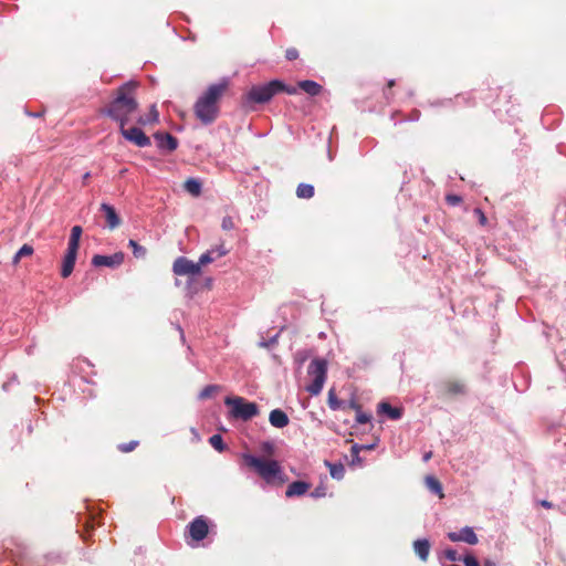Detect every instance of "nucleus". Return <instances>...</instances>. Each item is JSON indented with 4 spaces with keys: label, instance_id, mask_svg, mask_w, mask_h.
Wrapping results in <instances>:
<instances>
[{
    "label": "nucleus",
    "instance_id": "1",
    "mask_svg": "<svg viewBox=\"0 0 566 566\" xmlns=\"http://www.w3.org/2000/svg\"><path fill=\"white\" fill-rule=\"evenodd\" d=\"M139 86L137 81H128L120 85L113 93V99L101 109V113L114 122L118 123L119 128L129 122L136 120L139 104L136 98V92Z\"/></svg>",
    "mask_w": 566,
    "mask_h": 566
},
{
    "label": "nucleus",
    "instance_id": "2",
    "mask_svg": "<svg viewBox=\"0 0 566 566\" xmlns=\"http://www.w3.org/2000/svg\"><path fill=\"white\" fill-rule=\"evenodd\" d=\"M229 87V82L222 80L219 83L211 84L205 93L197 99L193 106V113L198 120L203 125L212 124L219 116V103Z\"/></svg>",
    "mask_w": 566,
    "mask_h": 566
},
{
    "label": "nucleus",
    "instance_id": "3",
    "mask_svg": "<svg viewBox=\"0 0 566 566\" xmlns=\"http://www.w3.org/2000/svg\"><path fill=\"white\" fill-rule=\"evenodd\" d=\"M282 92L289 95H295L297 88L286 85L281 80H272L269 83L252 86L247 93L245 99L249 103L265 104L270 102L273 96Z\"/></svg>",
    "mask_w": 566,
    "mask_h": 566
},
{
    "label": "nucleus",
    "instance_id": "4",
    "mask_svg": "<svg viewBox=\"0 0 566 566\" xmlns=\"http://www.w3.org/2000/svg\"><path fill=\"white\" fill-rule=\"evenodd\" d=\"M242 459L249 468L253 469L268 483L273 482L282 473L280 463L276 460L256 458L244 453Z\"/></svg>",
    "mask_w": 566,
    "mask_h": 566
},
{
    "label": "nucleus",
    "instance_id": "5",
    "mask_svg": "<svg viewBox=\"0 0 566 566\" xmlns=\"http://www.w3.org/2000/svg\"><path fill=\"white\" fill-rule=\"evenodd\" d=\"M224 403L231 407L230 415L235 419L248 421L259 413L258 405L242 397H227Z\"/></svg>",
    "mask_w": 566,
    "mask_h": 566
},
{
    "label": "nucleus",
    "instance_id": "6",
    "mask_svg": "<svg viewBox=\"0 0 566 566\" xmlns=\"http://www.w3.org/2000/svg\"><path fill=\"white\" fill-rule=\"evenodd\" d=\"M308 376L312 378L306 386V390L313 395H318L324 386L327 376V363L325 359L315 358L308 365Z\"/></svg>",
    "mask_w": 566,
    "mask_h": 566
},
{
    "label": "nucleus",
    "instance_id": "7",
    "mask_svg": "<svg viewBox=\"0 0 566 566\" xmlns=\"http://www.w3.org/2000/svg\"><path fill=\"white\" fill-rule=\"evenodd\" d=\"M187 530L192 541L200 542L209 533V521L206 516H197L188 524Z\"/></svg>",
    "mask_w": 566,
    "mask_h": 566
},
{
    "label": "nucleus",
    "instance_id": "8",
    "mask_svg": "<svg viewBox=\"0 0 566 566\" xmlns=\"http://www.w3.org/2000/svg\"><path fill=\"white\" fill-rule=\"evenodd\" d=\"M172 271L176 275L196 276L201 273L200 264L192 262L186 256H179L174 261Z\"/></svg>",
    "mask_w": 566,
    "mask_h": 566
},
{
    "label": "nucleus",
    "instance_id": "9",
    "mask_svg": "<svg viewBox=\"0 0 566 566\" xmlns=\"http://www.w3.org/2000/svg\"><path fill=\"white\" fill-rule=\"evenodd\" d=\"M119 132L126 140L138 147H147L151 144L150 138L138 127L126 128V125H123Z\"/></svg>",
    "mask_w": 566,
    "mask_h": 566
},
{
    "label": "nucleus",
    "instance_id": "10",
    "mask_svg": "<svg viewBox=\"0 0 566 566\" xmlns=\"http://www.w3.org/2000/svg\"><path fill=\"white\" fill-rule=\"evenodd\" d=\"M124 259L125 254L123 252H116L112 255L95 254L92 258V264L94 266L117 268L124 262Z\"/></svg>",
    "mask_w": 566,
    "mask_h": 566
},
{
    "label": "nucleus",
    "instance_id": "11",
    "mask_svg": "<svg viewBox=\"0 0 566 566\" xmlns=\"http://www.w3.org/2000/svg\"><path fill=\"white\" fill-rule=\"evenodd\" d=\"M448 537L452 542H464L470 545L478 544L479 539L471 526H464L459 532H450Z\"/></svg>",
    "mask_w": 566,
    "mask_h": 566
},
{
    "label": "nucleus",
    "instance_id": "12",
    "mask_svg": "<svg viewBox=\"0 0 566 566\" xmlns=\"http://www.w3.org/2000/svg\"><path fill=\"white\" fill-rule=\"evenodd\" d=\"M154 138L157 140V146L160 149L167 151H174L178 147V140L169 133H156L154 134Z\"/></svg>",
    "mask_w": 566,
    "mask_h": 566
},
{
    "label": "nucleus",
    "instance_id": "13",
    "mask_svg": "<svg viewBox=\"0 0 566 566\" xmlns=\"http://www.w3.org/2000/svg\"><path fill=\"white\" fill-rule=\"evenodd\" d=\"M77 252L78 251L69 250V249L66 250V253L63 258L62 268H61V276L63 279H66L72 274V272L74 270L75 262H76Z\"/></svg>",
    "mask_w": 566,
    "mask_h": 566
},
{
    "label": "nucleus",
    "instance_id": "14",
    "mask_svg": "<svg viewBox=\"0 0 566 566\" xmlns=\"http://www.w3.org/2000/svg\"><path fill=\"white\" fill-rule=\"evenodd\" d=\"M101 210L104 211L107 226L111 230L117 228L120 224L122 220L113 206L108 203H102Z\"/></svg>",
    "mask_w": 566,
    "mask_h": 566
},
{
    "label": "nucleus",
    "instance_id": "15",
    "mask_svg": "<svg viewBox=\"0 0 566 566\" xmlns=\"http://www.w3.org/2000/svg\"><path fill=\"white\" fill-rule=\"evenodd\" d=\"M270 423L275 428H284L289 424L290 420L287 415L281 409H274L269 416Z\"/></svg>",
    "mask_w": 566,
    "mask_h": 566
},
{
    "label": "nucleus",
    "instance_id": "16",
    "mask_svg": "<svg viewBox=\"0 0 566 566\" xmlns=\"http://www.w3.org/2000/svg\"><path fill=\"white\" fill-rule=\"evenodd\" d=\"M310 483H306L304 481H294L287 486L285 495L287 497L300 496L305 494L310 490Z\"/></svg>",
    "mask_w": 566,
    "mask_h": 566
},
{
    "label": "nucleus",
    "instance_id": "17",
    "mask_svg": "<svg viewBox=\"0 0 566 566\" xmlns=\"http://www.w3.org/2000/svg\"><path fill=\"white\" fill-rule=\"evenodd\" d=\"M296 88L304 91L306 94H308L311 96H317L323 91V86L312 80H304V81L298 82Z\"/></svg>",
    "mask_w": 566,
    "mask_h": 566
},
{
    "label": "nucleus",
    "instance_id": "18",
    "mask_svg": "<svg viewBox=\"0 0 566 566\" xmlns=\"http://www.w3.org/2000/svg\"><path fill=\"white\" fill-rule=\"evenodd\" d=\"M378 412L385 413L391 420H397L402 415V409L392 407L390 403L382 401L378 405Z\"/></svg>",
    "mask_w": 566,
    "mask_h": 566
},
{
    "label": "nucleus",
    "instance_id": "19",
    "mask_svg": "<svg viewBox=\"0 0 566 566\" xmlns=\"http://www.w3.org/2000/svg\"><path fill=\"white\" fill-rule=\"evenodd\" d=\"M159 120V114L155 104L150 106L149 114L147 116H137L136 123L140 126L155 124Z\"/></svg>",
    "mask_w": 566,
    "mask_h": 566
},
{
    "label": "nucleus",
    "instance_id": "20",
    "mask_svg": "<svg viewBox=\"0 0 566 566\" xmlns=\"http://www.w3.org/2000/svg\"><path fill=\"white\" fill-rule=\"evenodd\" d=\"M446 392L451 396L464 395L467 392V387L464 382L460 380H450L444 385Z\"/></svg>",
    "mask_w": 566,
    "mask_h": 566
},
{
    "label": "nucleus",
    "instance_id": "21",
    "mask_svg": "<svg viewBox=\"0 0 566 566\" xmlns=\"http://www.w3.org/2000/svg\"><path fill=\"white\" fill-rule=\"evenodd\" d=\"M82 232H83V230L80 226H74L72 228L71 235H70L69 243H67L69 250L78 251Z\"/></svg>",
    "mask_w": 566,
    "mask_h": 566
},
{
    "label": "nucleus",
    "instance_id": "22",
    "mask_svg": "<svg viewBox=\"0 0 566 566\" xmlns=\"http://www.w3.org/2000/svg\"><path fill=\"white\" fill-rule=\"evenodd\" d=\"M201 182L195 178H188L184 182V189L193 197H199L201 195Z\"/></svg>",
    "mask_w": 566,
    "mask_h": 566
},
{
    "label": "nucleus",
    "instance_id": "23",
    "mask_svg": "<svg viewBox=\"0 0 566 566\" xmlns=\"http://www.w3.org/2000/svg\"><path fill=\"white\" fill-rule=\"evenodd\" d=\"M427 489L433 494H436L439 499H443V490L442 484L439 480H437L432 475H427Z\"/></svg>",
    "mask_w": 566,
    "mask_h": 566
},
{
    "label": "nucleus",
    "instance_id": "24",
    "mask_svg": "<svg viewBox=\"0 0 566 566\" xmlns=\"http://www.w3.org/2000/svg\"><path fill=\"white\" fill-rule=\"evenodd\" d=\"M34 252V249L32 245L25 243L23 244L18 251L17 253L14 254V256L12 258V264L14 266H17L19 264V262L21 261V259L23 258H27V256H31Z\"/></svg>",
    "mask_w": 566,
    "mask_h": 566
},
{
    "label": "nucleus",
    "instance_id": "25",
    "mask_svg": "<svg viewBox=\"0 0 566 566\" xmlns=\"http://www.w3.org/2000/svg\"><path fill=\"white\" fill-rule=\"evenodd\" d=\"M315 195V189L310 184H300L296 188V196L300 199H311Z\"/></svg>",
    "mask_w": 566,
    "mask_h": 566
},
{
    "label": "nucleus",
    "instance_id": "26",
    "mask_svg": "<svg viewBox=\"0 0 566 566\" xmlns=\"http://www.w3.org/2000/svg\"><path fill=\"white\" fill-rule=\"evenodd\" d=\"M326 467L329 469V473L332 478L340 480L344 478L345 474V468L342 463H332L328 461H325Z\"/></svg>",
    "mask_w": 566,
    "mask_h": 566
},
{
    "label": "nucleus",
    "instance_id": "27",
    "mask_svg": "<svg viewBox=\"0 0 566 566\" xmlns=\"http://www.w3.org/2000/svg\"><path fill=\"white\" fill-rule=\"evenodd\" d=\"M83 523L84 531L81 534L84 541H87L90 531H93L95 527V516L85 515L84 520L81 517L80 520Z\"/></svg>",
    "mask_w": 566,
    "mask_h": 566
},
{
    "label": "nucleus",
    "instance_id": "28",
    "mask_svg": "<svg viewBox=\"0 0 566 566\" xmlns=\"http://www.w3.org/2000/svg\"><path fill=\"white\" fill-rule=\"evenodd\" d=\"M128 245L133 250V254L137 259H143L147 254V250L145 247L138 244L135 240H129Z\"/></svg>",
    "mask_w": 566,
    "mask_h": 566
},
{
    "label": "nucleus",
    "instance_id": "29",
    "mask_svg": "<svg viewBox=\"0 0 566 566\" xmlns=\"http://www.w3.org/2000/svg\"><path fill=\"white\" fill-rule=\"evenodd\" d=\"M220 389L221 387L218 385H208L200 391L199 398L202 400L208 399L217 394Z\"/></svg>",
    "mask_w": 566,
    "mask_h": 566
},
{
    "label": "nucleus",
    "instance_id": "30",
    "mask_svg": "<svg viewBox=\"0 0 566 566\" xmlns=\"http://www.w3.org/2000/svg\"><path fill=\"white\" fill-rule=\"evenodd\" d=\"M210 444L219 452H222L226 449V444L220 434H213L209 439Z\"/></svg>",
    "mask_w": 566,
    "mask_h": 566
},
{
    "label": "nucleus",
    "instance_id": "31",
    "mask_svg": "<svg viewBox=\"0 0 566 566\" xmlns=\"http://www.w3.org/2000/svg\"><path fill=\"white\" fill-rule=\"evenodd\" d=\"M361 450V447L358 444H354L350 449V455H352V465H360L361 464V458L359 457V452Z\"/></svg>",
    "mask_w": 566,
    "mask_h": 566
},
{
    "label": "nucleus",
    "instance_id": "32",
    "mask_svg": "<svg viewBox=\"0 0 566 566\" xmlns=\"http://www.w3.org/2000/svg\"><path fill=\"white\" fill-rule=\"evenodd\" d=\"M213 254H214V250H209V251L205 252L203 254H201L199 258V262H198V264H200V268L213 262V260L216 259L213 256Z\"/></svg>",
    "mask_w": 566,
    "mask_h": 566
},
{
    "label": "nucleus",
    "instance_id": "33",
    "mask_svg": "<svg viewBox=\"0 0 566 566\" xmlns=\"http://www.w3.org/2000/svg\"><path fill=\"white\" fill-rule=\"evenodd\" d=\"M328 406L333 410H337L342 406V402L337 399L333 390L328 392Z\"/></svg>",
    "mask_w": 566,
    "mask_h": 566
},
{
    "label": "nucleus",
    "instance_id": "34",
    "mask_svg": "<svg viewBox=\"0 0 566 566\" xmlns=\"http://www.w3.org/2000/svg\"><path fill=\"white\" fill-rule=\"evenodd\" d=\"M138 446V441L136 440H133V441H129V442H126V443H120L118 444V450L120 452H124V453H127V452H130L133 450H135V448Z\"/></svg>",
    "mask_w": 566,
    "mask_h": 566
},
{
    "label": "nucleus",
    "instance_id": "35",
    "mask_svg": "<svg viewBox=\"0 0 566 566\" xmlns=\"http://www.w3.org/2000/svg\"><path fill=\"white\" fill-rule=\"evenodd\" d=\"M415 551L421 559H424V539H417L413 543Z\"/></svg>",
    "mask_w": 566,
    "mask_h": 566
},
{
    "label": "nucleus",
    "instance_id": "36",
    "mask_svg": "<svg viewBox=\"0 0 566 566\" xmlns=\"http://www.w3.org/2000/svg\"><path fill=\"white\" fill-rule=\"evenodd\" d=\"M461 560L463 562L464 566H481L476 557L472 554H467L464 557H462Z\"/></svg>",
    "mask_w": 566,
    "mask_h": 566
},
{
    "label": "nucleus",
    "instance_id": "37",
    "mask_svg": "<svg viewBox=\"0 0 566 566\" xmlns=\"http://www.w3.org/2000/svg\"><path fill=\"white\" fill-rule=\"evenodd\" d=\"M221 228L224 230V231H230L232 229H234V222H233V219L230 217V216H227L222 219V222H221Z\"/></svg>",
    "mask_w": 566,
    "mask_h": 566
},
{
    "label": "nucleus",
    "instance_id": "38",
    "mask_svg": "<svg viewBox=\"0 0 566 566\" xmlns=\"http://www.w3.org/2000/svg\"><path fill=\"white\" fill-rule=\"evenodd\" d=\"M300 56L298 50L296 48H289L285 51V59L289 61L297 60Z\"/></svg>",
    "mask_w": 566,
    "mask_h": 566
},
{
    "label": "nucleus",
    "instance_id": "39",
    "mask_svg": "<svg viewBox=\"0 0 566 566\" xmlns=\"http://www.w3.org/2000/svg\"><path fill=\"white\" fill-rule=\"evenodd\" d=\"M444 556H446L447 559H449L451 562H458V560L462 559V557L457 553V551L452 549V548L447 549L444 552Z\"/></svg>",
    "mask_w": 566,
    "mask_h": 566
},
{
    "label": "nucleus",
    "instance_id": "40",
    "mask_svg": "<svg viewBox=\"0 0 566 566\" xmlns=\"http://www.w3.org/2000/svg\"><path fill=\"white\" fill-rule=\"evenodd\" d=\"M370 419H371V416L363 412L361 410L356 413V421L358 423H361V424L369 423Z\"/></svg>",
    "mask_w": 566,
    "mask_h": 566
},
{
    "label": "nucleus",
    "instance_id": "41",
    "mask_svg": "<svg viewBox=\"0 0 566 566\" xmlns=\"http://www.w3.org/2000/svg\"><path fill=\"white\" fill-rule=\"evenodd\" d=\"M446 200L451 206H458L459 203L462 202V198L458 195H448L446 197Z\"/></svg>",
    "mask_w": 566,
    "mask_h": 566
},
{
    "label": "nucleus",
    "instance_id": "42",
    "mask_svg": "<svg viewBox=\"0 0 566 566\" xmlns=\"http://www.w3.org/2000/svg\"><path fill=\"white\" fill-rule=\"evenodd\" d=\"M473 212L478 217L480 224L485 226L488 219H486L484 212L480 208H475Z\"/></svg>",
    "mask_w": 566,
    "mask_h": 566
},
{
    "label": "nucleus",
    "instance_id": "43",
    "mask_svg": "<svg viewBox=\"0 0 566 566\" xmlns=\"http://www.w3.org/2000/svg\"><path fill=\"white\" fill-rule=\"evenodd\" d=\"M214 250V253H216V258H221V256H224L226 254H228V250L224 248L223 244H220L219 247H217Z\"/></svg>",
    "mask_w": 566,
    "mask_h": 566
},
{
    "label": "nucleus",
    "instance_id": "44",
    "mask_svg": "<svg viewBox=\"0 0 566 566\" xmlns=\"http://www.w3.org/2000/svg\"><path fill=\"white\" fill-rule=\"evenodd\" d=\"M349 408L354 409L356 413L361 410V407L359 403H357L355 400H352L349 402Z\"/></svg>",
    "mask_w": 566,
    "mask_h": 566
},
{
    "label": "nucleus",
    "instance_id": "45",
    "mask_svg": "<svg viewBox=\"0 0 566 566\" xmlns=\"http://www.w3.org/2000/svg\"><path fill=\"white\" fill-rule=\"evenodd\" d=\"M541 505L544 506L545 509H552L553 507L552 502H549L547 500L541 501Z\"/></svg>",
    "mask_w": 566,
    "mask_h": 566
},
{
    "label": "nucleus",
    "instance_id": "46",
    "mask_svg": "<svg viewBox=\"0 0 566 566\" xmlns=\"http://www.w3.org/2000/svg\"><path fill=\"white\" fill-rule=\"evenodd\" d=\"M322 495H324V493L321 492L319 489H316L314 492H312V496L314 497H319Z\"/></svg>",
    "mask_w": 566,
    "mask_h": 566
},
{
    "label": "nucleus",
    "instance_id": "47",
    "mask_svg": "<svg viewBox=\"0 0 566 566\" xmlns=\"http://www.w3.org/2000/svg\"><path fill=\"white\" fill-rule=\"evenodd\" d=\"M263 449L268 452H272L273 446L271 443H264Z\"/></svg>",
    "mask_w": 566,
    "mask_h": 566
},
{
    "label": "nucleus",
    "instance_id": "48",
    "mask_svg": "<svg viewBox=\"0 0 566 566\" xmlns=\"http://www.w3.org/2000/svg\"><path fill=\"white\" fill-rule=\"evenodd\" d=\"M483 566H496V564L491 559H485Z\"/></svg>",
    "mask_w": 566,
    "mask_h": 566
},
{
    "label": "nucleus",
    "instance_id": "49",
    "mask_svg": "<svg viewBox=\"0 0 566 566\" xmlns=\"http://www.w3.org/2000/svg\"><path fill=\"white\" fill-rule=\"evenodd\" d=\"M395 85V81L394 80H390L387 84V87L388 88H391L392 86Z\"/></svg>",
    "mask_w": 566,
    "mask_h": 566
},
{
    "label": "nucleus",
    "instance_id": "50",
    "mask_svg": "<svg viewBox=\"0 0 566 566\" xmlns=\"http://www.w3.org/2000/svg\"><path fill=\"white\" fill-rule=\"evenodd\" d=\"M360 447H361V450H363V449L370 450V449H373V448H374V446H360Z\"/></svg>",
    "mask_w": 566,
    "mask_h": 566
},
{
    "label": "nucleus",
    "instance_id": "51",
    "mask_svg": "<svg viewBox=\"0 0 566 566\" xmlns=\"http://www.w3.org/2000/svg\"><path fill=\"white\" fill-rule=\"evenodd\" d=\"M88 178H90V174H88V172H86V174L83 176V180H84V182H85Z\"/></svg>",
    "mask_w": 566,
    "mask_h": 566
},
{
    "label": "nucleus",
    "instance_id": "52",
    "mask_svg": "<svg viewBox=\"0 0 566 566\" xmlns=\"http://www.w3.org/2000/svg\"><path fill=\"white\" fill-rule=\"evenodd\" d=\"M431 457H432V453L430 451L429 452L427 451V461H429L431 459Z\"/></svg>",
    "mask_w": 566,
    "mask_h": 566
},
{
    "label": "nucleus",
    "instance_id": "53",
    "mask_svg": "<svg viewBox=\"0 0 566 566\" xmlns=\"http://www.w3.org/2000/svg\"><path fill=\"white\" fill-rule=\"evenodd\" d=\"M426 547H427V553H428L429 552V542L428 541H427Z\"/></svg>",
    "mask_w": 566,
    "mask_h": 566
}]
</instances>
